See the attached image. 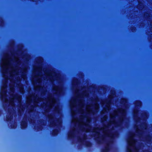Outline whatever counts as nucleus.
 I'll use <instances>...</instances> for the list:
<instances>
[{"mask_svg":"<svg viewBox=\"0 0 152 152\" xmlns=\"http://www.w3.org/2000/svg\"><path fill=\"white\" fill-rule=\"evenodd\" d=\"M75 130H73L72 132L69 133L68 135L67 138L68 139H72L74 137V132Z\"/></svg>","mask_w":152,"mask_h":152,"instance_id":"423d86ee","label":"nucleus"},{"mask_svg":"<svg viewBox=\"0 0 152 152\" xmlns=\"http://www.w3.org/2000/svg\"><path fill=\"white\" fill-rule=\"evenodd\" d=\"M94 129L96 130H99L100 129H99V128L97 127V128H96L95 129Z\"/></svg>","mask_w":152,"mask_h":152,"instance_id":"a878e982","label":"nucleus"},{"mask_svg":"<svg viewBox=\"0 0 152 152\" xmlns=\"http://www.w3.org/2000/svg\"><path fill=\"white\" fill-rule=\"evenodd\" d=\"M59 131L57 129H55L53 130L51 133L52 136L55 137L57 136L58 133Z\"/></svg>","mask_w":152,"mask_h":152,"instance_id":"0eeeda50","label":"nucleus"},{"mask_svg":"<svg viewBox=\"0 0 152 152\" xmlns=\"http://www.w3.org/2000/svg\"><path fill=\"white\" fill-rule=\"evenodd\" d=\"M31 107H33V106L32 105V106H31Z\"/></svg>","mask_w":152,"mask_h":152,"instance_id":"49530a36","label":"nucleus"},{"mask_svg":"<svg viewBox=\"0 0 152 152\" xmlns=\"http://www.w3.org/2000/svg\"><path fill=\"white\" fill-rule=\"evenodd\" d=\"M3 108H4V109H5V106H4V105H3Z\"/></svg>","mask_w":152,"mask_h":152,"instance_id":"79ce46f5","label":"nucleus"},{"mask_svg":"<svg viewBox=\"0 0 152 152\" xmlns=\"http://www.w3.org/2000/svg\"><path fill=\"white\" fill-rule=\"evenodd\" d=\"M152 138L150 134H148L146 135L145 139L147 142L149 143L151 142Z\"/></svg>","mask_w":152,"mask_h":152,"instance_id":"6e6552de","label":"nucleus"},{"mask_svg":"<svg viewBox=\"0 0 152 152\" xmlns=\"http://www.w3.org/2000/svg\"><path fill=\"white\" fill-rule=\"evenodd\" d=\"M1 20V23H2L3 22V20H2V19H1V20Z\"/></svg>","mask_w":152,"mask_h":152,"instance_id":"473e14b6","label":"nucleus"},{"mask_svg":"<svg viewBox=\"0 0 152 152\" xmlns=\"http://www.w3.org/2000/svg\"><path fill=\"white\" fill-rule=\"evenodd\" d=\"M142 104L141 102L139 100H137L134 103V104L136 107H139Z\"/></svg>","mask_w":152,"mask_h":152,"instance_id":"1a4fd4ad","label":"nucleus"},{"mask_svg":"<svg viewBox=\"0 0 152 152\" xmlns=\"http://www.w3.org/2000/svg\"><path fill=\"white\" fill-rule=\"evenodd\" d=\"M98 135H99L100 134V133L99 132H95Z\"/></svg>","mask_w":152,"mask_h":152,"instance_id":"c85d7f7f","label":"nucleus"},{"mask_svg":"<svg viewBox=\"0 0 152 152\" xmlns=\"http://www.w3.org/2000/svg\"><path fill=\"white\" fill-rule=\"evenodd\" d=\"M57 88H58L59 89V93H60V88H59L58 87H57Z\"/></svg>","mask_w":152,"mask_h":152,"instance_id":"4c0bfd02","label":"nucleus"},{"mask_svg":"<svg viewBox=\"0 0 152 152\" xmlns=\"http://www.w3.org/2000/svg\"><path fill=\"white\" fill-rule=\"evenodd\" d=\"M36 63L39 64V65H41L42 63L43 62V59L41 57L37 58L35 60Z\"/></svg>","mask_w":152,"mask_h":152,"instance_id":"20e7f679","label":"nucleus"},{"mask_svg":"<svg viewBox=\"0 0 152 152\" xmlns=\"http://www.w3.org/2000/svg\"><path fill=\"white\" fill-rule=\"evenodd\" d=\"M151 25L152 26V22L151 23ZM151 32H152V28H151Z\"/></svg>","mask_w":152,"mask_h":152,"instance_id":"7c9ffc66","label":"nucleus"},{"mask_svg":"<svg viewBox=\"0 0 152 152\" xmlns=\"http://www.w3.org/2000/svg\"><path fill=\"white\" fill-rule=\"evenodd\" d=\"M28 124L27 121H26L23 120L20 123V127L22 129L26 128Z\"/></svg>","mask_w":152,"mask_h":152,"instance_id":"7ed1b4c3","label":"nucleus"},{"mask_svg":"<svg viewBox=\"0 0 152 152\" xmlns=\"http://www.w3.org/2000/svg\"><path fill=\"white\" fill-rule=\"evenodd\" d=\"M34 129H35V130L36 129V126H34Z\"/></svg>","mask_w":152,"mask_h":152,"instance_id":"f704fd0d","label":"nucleus"},{"mask_svg":"<svg viewBox=\"0 0 152 152\" xmlns=\"http://www.w3.org/2000/svg\"><path fill=\"white\" fill-rule=\"evenodd\" d=\"M50 116H52V115H50L49 116V119H51V120H52V119H53V118H50Z\"/></svg>","mask_w":152,"mask_h":152,"instance_id":"cd10ccee","label":"nucleus"},{"mask_svg":"<svg viewBox=\"0 0 152 152\" xmlns=\"http://www.w3.org/2000/svg\"><path fill=\"white\" fill-rule=\"evenodd\" d=\"M127 152H132L131 151V149H129L128 148H127Z\"/></svg>","mask_w":152,"mask_h":152,"instance_id":"4be33fe9","label":"nucleus"},{"mask_svg":"<svg viewBox=\"0 0 152 152\" xmlns=\"http://www.w3.org/2000/svg\"><path fill=\"white\" fill-rule=\"evenodd\" d=\"M18 95H14V97H17V98H18Z\"/></svg>","mask_w":152,"mask_h":152,"instance_id":"bb28decb","label":"nucleus"},{"mask_svg":"<svg viewBox=\"0 0 152 152\" xmlns=\"http://www.w3.org/2000/svg\"><path fill=\"white\" fill-rule=\"evenodd\" d=\"M131 139H132V140H134V139L133 138H131Z\"/></svg>","mask_w":152,"mask_h":152,"instance_id":"37998d69","label":"nucleus"},{"mask_svg":"<svg viewBox=\"0 0 152 152\" xmlns=\"http://www.w3.org/2000/svg\"><path fill=\"white\" fill-rule=\"evenodd\" d=\"M142 132V131L141 130H140L139 129H138L137 130L136 129V132L137 133V134H139L140 135H141V134L140 133V132Z\"/></svg>","mask_w":152,"mask_h":152,"instance_id":"a211bd4d","label":"nucleus"},{"mask_svg":"<svg viewBox=\"0 0 152 152\" xmlns=\"http://www.w3.org/2000/svg\"><path fill=\"white\" fill-rule=\"evenodd\" d=\"M127 102V99L125 98H122L121 100L120 103L121 104H124Z\"/></svg>","mask_w":152,"mask_h":152,"instance_id":"ddd939ff","label":"nucleus"},{"mask_svg":"<svg viewBox=\"0 0 152 152\" xmlns=\"http://www.w3.org/2000/svg\"><path fill=\"white\" fill-rule=\"evenodd\" d=\"M133 30L132 31L133 32L134 31H135V28L134 27H133Z\"/></svg>","mask_w":152,"mask_h":152,"instance_id":"2f4dec72","label":"nucleus"},{"mask_svg":"<svg viewBox=\"0 0 152 152\" xmlns=\"http://www.w3.org/2000/svg\"><path fill=\"white\" fill-rule=\"evenodd\" d=\"M86 126L88 128L87 129L88 131H90L91 128V125L88 123H86Z\"/></svg>","mask_w":152,"mask_h":152,"instance_id":"dca6fc26","label":"nucleus"},{"mask_svg":"<svg viewBox=\"0 0 152 152\" xmlns=\"http://www.w3.org/2000/svg\"><path fill=\"white\" fill-rule=\"evenodd\" d=\"M148 35H151V36H152V34H148Z\"/></svg>","mask_w":152,"mask_h":152,"instance_id":"a19ab883","label":"nucleus"},{"mask_svg":"<svg viewBox=\"0 0 152 152\" xmlns=\"http://www.w3.org/2000/svg\"><path fill=\"white\" fill-rule=\"evenodd\" d=\"M131 135L132 136H134V134L133 133H131Z\"/></svg>","mask_w":152,"mask_h":152,"instance_id":"c756f323","label":"nucleus"},{"mask_svg":"<svg viewBox=\"0 0 152 152\" xmlns=\"http://www.w3.org/2000/svg\"><path fill=\"white\" fill-rule=\"evenodd\" d=\"M57 126L56 123L54 121H52L50 122V127H51L52 126L55 127Z\"/></svg>","mask_w":152,"mask_h":152,"instance_id":"9b49d317","label":"nucleus"},{"mask_svg":"<svg viewBox=\"0 0 152 152\" xmlns=\"http://www.w3.org/2000/svg\"><path fill=\"white\" fill-rule=\"evenodd\" d=\"M1 114H2V112L1 110H0V116H1Z\"/></svg>","mask_w":152,"mask_h":152,"instance_id":"72a5a7b5","label":"nucleus"},{"mask_svg":"<svg viewBox=\"0 0 152 152\" xmlns=\"http://www.w3.org/2000/svg\"><path fill=\"white\" fill-rule=\"evenodd\" d=\"M119 113H121L122 115L121 117L120 118L119 120V123H114V125L117 127H119L123 123L124 121V118L126 114L125 110L122 108H120L118 110Z\"/></svg>","mask_w":152,"mask_h":152,"instance_id":"f03ea898","label":"nucleus"},{"mask_svg":"<svg viewBox=\"0 0 152 152\" xmlns=\"http://www.w3.org/2000/svg\"><path fill=\"white\" fill-rule=\"evenodd\" d=\"M85 145L86 147H90L91 146L92 143L89 141H87L86 142Z\"/></svg>","mask_w":152,"mask_h":152,"instance_id":"9d476101","label":"nucleus"},{"mask_svg":"<svg viewBox=\"0 0 152 152\" xmlns=\"http://www.w3.org/2000/svg\"><path fill=\"white\" fill-rule=\"evenodd\" d=\"M41 126H37V130L38 131L40 130L41 129Z\"/></svg>","mask_w":152,"mask_h":152,"instance_id":"b1692460","label":"nucleus"},{"mask_svg":"<svg viewBox=\"0 0 152 152\" xmlns=\"http://www.w3.org/2000/svg\"><path fill=\"white\" fill-rule=\"evenodd\" d=\"M101 152H108L107 151L105 150L104 149H102L101 151Z\"/></svg>","mask_w":152,"mask_h":152,"instance_id":"412c9836","label":"nucleus"},{"mask_svg":"<svg viewBox=\"0 0 152 152\" xmlns=\"http://www.w3.org/2000/svg\"><path fill=\"white\" fill-rule=\"evenodd\" d=\"M11 116L7 115L6 117V120L7 122L11 121Z\"/></svg>","mask_w":152,"mask_h":152,"instance_id":"4468645a","label":"nucleus"},{"mask_svg":"<svg viewBox=\"0 0 152 152\" xmlns=\"http://www.w3.org/2000/svg\"><path fill=\"white\" fill-rule=\"evenodd\" d=\"M10 126H11V128L12 129H14V128H15V125L14 124H11L10 125Z\"/></svg>","mask_w":152,"mask_h":152,"instance_id":"6ab92c4d","label":"nucleus"},{"mask_svg":"<svg viewBox=\"0 0 152 152\" xmlns=\"http://www.w3.org/2000/svg\"><path fill=\"white\" fill-rule=\"evenodd\" d=\"M3 96L2 95H1L0 97V99L1 100L3 98Z\"/></svg>","mask_w":152,"mask_h":152,"instance_id":"393cba45","label":"nucleus"},{"mask_svg":"<svg viewBox=\"0 0 152 152\" xmlns=\"http://www.w3.org/2000/svg\"><path fill=\"white\" fill-rule=\"evenodd\" d=\"M31 1H35V0H31Z\"/></svg>","mask_w":152,"mask_h":152,"instance_id":"a18cd8bd","label":"nucleus"},{"mask_svg":"<svg viewBox=\"0 0 152 152\" xmlns=\"http://www.w3.org/2000/svg\"><path fill=\"white\" fill-rule=\"evenodd\" d=\"M87 123H89V122L88 121V120H87Z\"/></svg>","mask_w":152,"mask_h":152,"instance_id":"ea45409f","label":"nucleus"},{"mask_svg":"<svg viewBox=\"0 0 152 152\" xmlns=\"http://www.w3.org/2000/svg\"><path fill=\"white\" fill-rule=\"evenodd\" d=\"M143 124H144L145 126V127L146 126V124L144 123Z\"/></svg>","mask_w":152,"mask_h":152,"instance_id":"c9c22d12","label":"nucleus"},{"mask_svg":"<svg viewBox=\"0 0 152 152\" xmlns=\"http://www.w3.org/2000/svg\"><path fill=\"white\" fill-rule=\"evenodd\" d=\"M147 151H143V152H147Z\"/></svg>","mask_w":152,"mask_h":152,"instance_id":"c03bdc74","label":"nucleus"},{"mask_svg":"<svg viewBox=\"0 0 152 152\" xmlns=\"http://www.w3.org/2000/svg\"><path fill=\"white\" fill-rule=\"evenodd\" d=\"M42 121H44V120H42Z\"/></svg>","mask_w":152,"mask_h":152,"instance_id":"09e8293b","label":"nucleus"},{"mask_svg":"<svg viewBox=\"0 0 152 152\" xmlns=\"http://www.w3.org/2000/svg\"><path fill=\"white\" fill-rule=\"evenodd\" d=\"M10 103L11 104H14L13 100V99H11L10 100Z\"/></svg>","mask_w":152,"mask_h":152,"instance_id":"5701e85b","label":"nucleus"},{"mask_svg":"<svg viewBox=\"0 0 152 152\" xmlns=\"http://www.w3.org/2000/svg\"><path fill=\"white\" fill-rule=\"evenodd\" d=\"M30 58V56L24 50L23 46L20 45L16 52L10 51L5 53L1 61V66L19 65L22 64L24 65Z\"/></svg>","mask_w":152,"mask_h":152,"instance_id":"f257e3e1","label":"nucleus"},{"mask_svg":"<svg viewBox=\"0 0 152 152\" xmlns=\"http://www.w3.org/2000/svg\"><path fill=\"white\" fill-rule=\"evenodd\" d=\"M111 96H110L109 97V100L107 101V104H108V103H110V101H111V99H110V98H111Z\"/></svg>","mask_w":152,"mask_h":152,"instance_id":"aec40b11","label":"nucleus"},{"mask_svg":"<svg viewBox=\"0 0 152 152\" xmlns=\"http://www.w3.org/2000/svg\"><path fill=\"white\" fill-rule=\"evenodd\" d=\"M72 117H73V115H72Z\"/></svg>","mask_w":152,"mask_h":152,"instance_id":"de8ad7c7","label":"nucleus"},{"mask_svg":"<svg viewBox=\"0 0 152 152\" xmlns=\"http://www.w3.org/2000/svg\"><path fill=\"white\" fill-rule=\"evenodd\" d=\"M86 136H83V139H82L80 137H77V140L79 142H81L83 141H84V140L86 139Z\"/></svg>","mask_w":152,"mask_h":152,"instance_id":"f8f14e48","label":"nucleus"},{"mask_svg":"<svg viewBox=\"0 0 152 152\" xmlns=\"http://www.w3.org/2000/svg\"><path fill=\"white\" fill-rule=\"evenodd\" d=\"M104 136H102L101 140L99 139V137H97L94 138V140L96 142V143L98 144H101L102 143V141L104 140Z\"/></svg>","mask_w":152,"mask_h":152,"instance_id":"39448f33","label":"nucleus"},{"mask_svg":"<svg viewBox=\"0 0 152 152\" xmlns=\"http://www.w3.org/2000/svg\"><path fill=\"white\" fill-rule=\"evenodd\" d=\"M138 110L137 109L135 110L133 112V116L134 117H136L137 116V112Z\"/></svg>","mask_w":152,"mask_h":152,"instance_id":"f3484780","label":"nucleus"},{"mask_svg":"<svg viewBox=\"0 0 152 152\" xmlns=\"http://www.w3.org/2000/svg\"><path fill=\"white\" fill-rule=\"evenodd\" d=\"M140 117H138V119L137 120H140Z\"/></svg>","mask_w":152,"mask_h":152,"instance_id":"58836bf2","label":"nucleus"},{"mask_svg":"<svg viewBox=\"0 0 152 152\" xmlns=\"http://www.w3.org/2000/svg\"><path fill=\"white\" fill-rule=\"evenodd\" d=\"M104 149L108 152L109 150V144L107 143L106 145L105 146L104 148Z\"/></svg>","mask_w":152,"mask_h":152,"instance_id":"2eb2a0df","label":"nucleus"},{"mask_svg":"<svg viewBox=\"0 0 152 152\" xmlns=\"http://www.w3.org/2000/svg\"><path fill=\"white\" fill-rule=\"evenodd\" d=\"M56 121H57L58 122V121H59V119L58 118H57L56 119Z\"/></svg>","mask_w":152,"mask_h":152,"instance_id":"e433bc0d","label":"nucleus"}]
</instances>
